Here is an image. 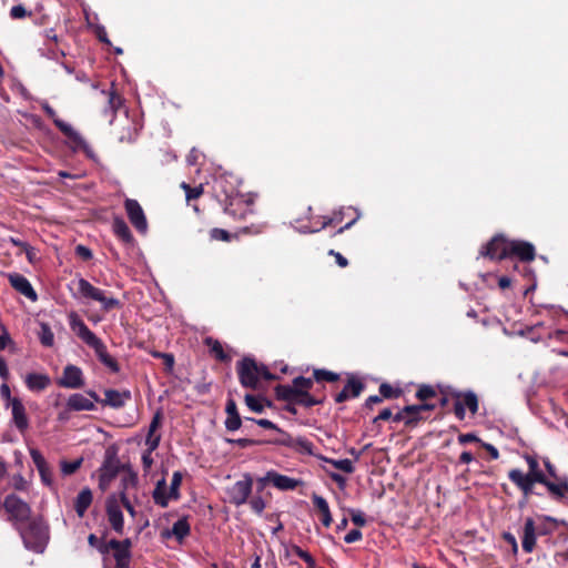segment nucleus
Here are the masks:
<instances>
[{
	"instance_id": "nucleus-63",
	"label": "nucleus",
	"mask_w": 568,
	"mask_h": 568,
	"mask_svg": "<svg viewBox=\"0 0 568 568\" xmlns=\"http://www.w3.org/2000/svg\"><path fill=\"white\" fill-rule=\"evenodd\" d=\"M544 465L548 474V479L554 478L559 483L561 479H558L555 466L548 459L544 460Z\"/></svg>"
},
{
	"instance_id": "nucleus-15",
	"label": "nucleus",
	"mask_w": 568,
	"mask_h": 568,
	"mask_svg": "<svg viewBox=\"0 0 568 568\" xmlns=\"http://www.w3.org/2000/svg\"><path fill=\"white\" fill-rule=\"evenodd\" d=\"M457 400L454 404V413L459 420L465 418V408L475 415L478 410V397L474 392H466L464 394H456Z\"/></svg>"
},
{
	"instance_id": "nucleus-6",
	"label": "nucleus",
	"mask_w": 568,
	"mask_h": 568,
	"mask_svg": "<svg viewBox=\"0 0 568 568\" xmlns=\"http://www.w3.org/2000/svg\"><path fill=\"white\" fill-rule=\"evenodd\" d=\"M70 325L77 336L88 346L92 347L97 355H106L104 353V345L101 339L85 325L81 318H79L77 315L72 316Z\"/></svg>"
},
{
	"instance_id": "nucleus-56",
	"label": "nucleus",
	"mask_w": 568,
	"mask_h": 568,
	"mask_svg": "<svg viewBox=\"0 0 568 568\" xmlns=\"http://www.w3.org/2000/svg\"><path fill=\"white\" fill-rule=\"evenodd\" d=\"M75 254L83 261H89L93 256L92 251L89 247L81 244L75 247Z\"/></svg>"
},
{
	"instance_id": "nucleus-61",
	"label": "nucleus",
	"mask_w": 568,
	"mask_h": 568,
	"mask_svg": "<svg viewBox=\"0 0 568 568\" xmlns=\"http://www.w3.org/2000/svg\"><path fill=\"white\" fill-rule=\"evenodd\" d=\"M362 538V532L358 529H352L345 537L344 540L347 544L355 542Z\"/></svg>"
},
{
	"instance_id": "nucleus-57",
	"label": "nucleus",
	"mask_w": 568,
	"mask_h": 568,
	"mask_svg": "<svg viewBox=\"0 0 568 568\" xmlns=\"http://www.w3.org/2000/svg\"><path fill=\"white\" fill-rule=\"evenodd\" d=\"M94 33L100 42L109 44V45L111 44V41L108 38L106 30L103 26H97L94 29Z\"/></svg>"
},
{
	"instance_id": "nucleus-19",
	"label": "nucleus",
	"mask_w": 568,
	"mask_h": 568,
	"mask_svg": "<svg viewBox=\"0 0 568 568\" xmlns=\"http://www.w3.org/2000/svg\"><path fill=\"white\" fill-rule=\"evenodd\" d=\"M58 384L65 388H81L84 385L82 378V372L79 367L73 365H68L64 368L62 377L58 381Z\"/></svg>"
},
{
	"instance_id": "nucleus-21",
	"label": "nucleus",
	"mask_w": 568,
	"mask_h": 568,
	"mask_svg": "<svg viewBox=\"0 0 568 568\" xmlns=\"http://www.w3.org/2000/svg\"><path fill=\"white\" fill-rule=\"evenodd\" d=\"M104 394L105 398L101 400V404L112 408H121L131 399V393L129 390L119 392L115 389H106Z\"/></svg>"
},
{
	"instance_id": "nucleus-8",
	"label": "nucleus",
	"mask_w": 568,
	"mask_h": 568,
	"mask_svg": "<svg viewBox=\"0 0 568 568\" xmlns=\"http://www.w3.org/2000/svg\"><path fill=\"white\" fill-rule=\"evenodd\" d=\"M3 507L7 510V513L10 514L11 519L16 521L23 523L30 519V506L14 494L8 495L6 497Z\"/></svg>"
},
{
	"instance_id": "nucleus-59",
	"label": "nucleus",
	"mask_w": 568,
	"mask_h": 568,
	"mask_svg": "<svg viewBox=\"0 0 568 568\" xmlns=\"http://www.w3.org/2000/svg\"><path fill=\"white\" fill-rule=\"evenodd\" d=\"M160 444V435H152V434H148V437H146V445L149 446V449L148 452H153L158 448Z\"/></svg>"
},
{
	"instance_id": "nucleus-41",
	"label": "nucleus",
	"mask_w": 568,
	"mask_h": 568,
	"mask_svg": "<svg viewBox=\"0 0 568 568\" xmlns=\"http://www.w3.org/2000/svg\"><path fill=\"white\" fill-rule=\"evenodd\" d=\"M324 460L327 463H331L335 468L341 469L347 474H352L354 471L353 463L349 459L335 460V459L324 458Z\"/></svg>"
},
{
	"instance_id": "nucleus-51",
	"label": "nucleus",
	"mask_w": 568,
	"mask_h": 568,
	"mask_svg": "<svg viewBox=\"0 0 568 568\" xmlns=\"http://www.w3.org/2000/svg\"><path fill=\"white\" fill-rule=\"evenodd\" d=\"M211 237L213 240L227 242L231 240V234L223 229L214 227L211 230Z\"/></svg>"
},
{
	"instance_id": "nucleus-22",
	"label": "nucleus",
	"mask_w": 568,
	"mask_h": 568,
	"mask_svg": "<svg viewBox=\"0 0 568 568\" xmlns=\"http://www.w3.org/2000/svg\"><path fill=\"white\" fill-rule=\"evenodd\" d=\"M252 201H245L243 197H233L225 206V212L232 216L244 219L247 213L252 212Z\"/></svg>"
},
{
	"instance_id": "nucleus-64",
	"label": "nucleus",
	"mask_w": 568,
	"mask_h": 568,
	"mask_svg": "<svg viewBox=\"0 0 568 568\" xmlns=\"http://www.w3.org/2000/svg\"><path fill=\"white\" fill-rule=\"evenodd\" d=\"M113 479L99 473V488L105 491Z\"/></svg>"
},
{
	"instance_id": "nucleus-16",
	"label": "nucleus",
	"mask_w": 568,
	"mask_h": 568,
	"mask_svg": "<svg viewBox=\"0 0 568 568\" xmlns=\"http://www.w3.org/2000/svg\"><path fill=\"white\" fill-rule=\"evenodd\" d=\"M121 469H125V465H121L118 453L114 447H109L104 455V460L99 473L114 479Z\"/></svg>"
},
{
	"instance_id": "nucleus-18",
	"label": "nucleus",
	"mask_w": 568,
	"mask_h": 568,
	"mask_svg": "<svg viewBox=\"0 0 568 568\" xmlns=\"http://www.w3.org/2000/svg\"><path fill=\"white\" fill-rule=\"evenodd\" d=\"M8 280L10 285L23 296L32 302L38 300L37 292L33 290L31 283L24 275L20 273H11L8 275Z\"/></svg>"
},
{
	"instance_id": "nucleus-33",
	"label": "nucleus",
	"mask_w": 568,
	"mask_h": 568,
	"mask_svg": "<svg viewBox=\"0 0 568 568\" xmlns=\"http://www.w3.org/2000/svg\"><path fill=\"white\" fill-rule=\"evenodd\" d=\"M275 394L277 399L285 400L288 403H296V399L298 397L296 389L294 388V385H277L275 387Z\"/></svg>"
},
{
	"instance_id": "nucleus-43",
	"label": "nucleus",
	"mask_w": 568,
	"mask_h": 568,
	"mask_svg": "<svg viewBox=\"0 0 568 568\" xmlns=\"http://www.w3.org/2000/svg\"><path fill=\"white\" fill-rule=\"evenodd\" d=\"M266 224H251L248 226L241 227L237 234L242 235H258L264 232Z\"/></svg>"
},
{
	"instance_id": "nucleus-53",
	"label": "nucleus",
	"mask_w": 568,
	"mask_h": 568,
	"mask_svg": "<svg viewBox=\"0 0 568 568\" xmlns=\"http://www.w3.org/2000/svg\"><path fill=\"white\" fill-rule=\"evenodd\" d=\"M119 499L123 507L126 509V511L130 514V516L134 518L136 516V511L132 503L130 501L129 496H126L125 493H120Z\"/></svg>"
},
{
	"instance_id": "nucleus-39",
	"label": "nucleus",
	"mask_w": 568,
	"mask_h": 568,
	"mask_svg": "<svg viewBox=\"0 0 568 568\" xmlns=\"http://www.w3.org/2000/svg\"><path fill=\"white\" fill-rule=\"evenodd\" d=\"M314 379L306 378L303 376H297L293 379L294 388L297 392V395L301 393H307L313 387Z\"/></svg>"
},
{
	"instance_id": "nucleus-32",
	"label": "nucleus",
	"mask_w": 568,
	"mask_h": 568,
	"mask_svg": "<svg viewBox=\"0 0 568 568\" xmlns=\"http://www.w3.org/2000/svg\"><path fill=\"white\" fill-rule=\"evenodd\" d=\"M125 474L122 476L121 486L122 489L120 493H125L128 495L129 490L135 489L139 483L138 474L131 469L130 466H125L123 469Z\"/></svg>"
},
{
	"instance_id": "nucleus-28",
	"label": "nucleus",
	"mask_w": 568,
	"mask_h": 568,
	"mask_svg": "<svg viewBox=\"0 0 568 568\" xmlns=\"http://www.w3.org/2000/svg\"><path fill=\"white\" fill-rule=\"evenodd\" d=\"M112 230L114 234L125 244H132L134 237L125 223L121 217H115L112 223Z\"/></svg>"
},
{
	"instance_id": "nucleus-45",
	"label": "nucleus",
	"mask_w": 568,
	"mask_h": 568,
	"mask_svg": "<svg viewBox=\"0 0 568 568\" xmlns=\"http://www.w3.org/2000/svg\"><path fill=\"white\" fill-rule=\"evenodd\" d=\"M184 190H185V193H186V200L190 201V200H193V199H197L202 195L203 193V187L202 185L200 186H195V187H192L190 186L189 184H186L185 182L182 183L181 185Z\"/></svg>"
},
{
	"instance_id": "nucleus-12",
	"label": "nucleus",
	"mask_w": 568,
	"mask_h": 568,
	"mask_svg": "<svg viewBox=\"0 0 568 568\" xmlns=\"http://www.w3.org/2000/svg\"><path fill=\"white\" fill-rule=\"evenodd\" d=\"M517 257L521 262H531L536 257L535 246L526 241L509 240L507 258Z\"/></svg>"
},
{
	"instance_id": "nucleus-1",
	"label": "nucleus",
	"mask_w": 568,
	"mask_h": 568,
	"mask_svg": "<svg viewBox=\"0 0 568 568\" xmlns=\"http://www.w3.org/2000/svg\"><path fill=\"white\" fill-rule=\"evenodd\" d=\"M528 471L523 473L518 468L510 469L508 473L509 479L518 487L523 494V500L519 503L524 507L529 497L534 494L535 484H541L547 487L548 491L556 498H564L568 494V481L560 480L554 483L548 479L547 475L540 469L537 458L532 455L526 454L524 456Z\"/></svg>"
},
{
	"instance_id": "nucleus-49",
	"label": "nucleus",
	"mask_w": 568,
	"mask_h": 568,
	"mask_svg": "<svg viewBox=\"0 0 568 568\" xmlns=\"http://www.w3.org/2000/svg\"><path fill=\"white\" fill-rule=\"evenodd\" d=\"M245 403L247 407L255 413H262L264 409V406L251 394L245 395Z\"/></svg>"
},
{
	"instance_id": "nucleus-17",
	"label": "nucleus",
	"mask_w": 568,
	"mask_h": 568,
	"mask_svg": "<svg viewBox=\"0 0 568 568\" xmlns=\"http://www.w3.org/2000/svg\"><path fill=\"white\" fill-rule=\"evenodd\" d=\"M266 481H271L276 488L281 490L295 489L300 481L285 475H281L276 471H268L265 477L260 478V489H263Z\"/></svg>"
},
{
	"instance_id": "nucleus-30",
	"label": "nucleus",
	"mask_w": 568,
	"mask_h": 568,
	"mask_svg": "<svg viewBox=\"0 0 568 568\" xmlns=\"http://www.w3.org/2000/svg\"><path fill=\"white\" fill-rule=\"evenodd\" d=\"M312 500L314 506L321 511L322 514V523L325 527H328L332 524V515L329 511V507L327 501L316 494L312 495Z\"/></svg>"
},
{
	"instance_id": "nucleus-23",
	"label": "nucleus",
	"mask_w": 568,
	"mask_h": 568,
	"mask_svg": "<svg viewBox=\"0 0 568 568\" xmlns=\"http://www.w3.org/2000/svg\"><path fill=\"white\" fill-rule=\"evenodd\" d=\"M363 389H364V384L359 379H357L355 377H351L348 379L347 384L345 385V387L335 396V402L343 403L346 399H348L351 396L357 397V396H359V394L362 393Z\"/></svg>"
},
{
	"instance_id": "nucleus-55",
	"label": "nucleus",
	"mask_w": 568,
	"mask_h": 568,
	"mask_svg": "<svg viewBox=\"0 0 568 568\" xmlns=\"http://www.w3.org/2000/svg\"><path fill=\"white\" fill-rule=\"evenodd\" d=\"M343 211H338V212H335L333 214V216L331 217H325L323 224H322V227H326L328 225H336V224H339L342 221H343Z\"/></svg>"
},
{
	"instance_id": "nucleus-47",
	"label": "nucleus",
	"mask_w": 568,
	"mask_h": 568,
	"mask_svg": "<svg viewBox=\"0 0 568 568\" xmlns=\"http://www.w3.org/2000/svg\"><path fill=\"white\" fill-rule=\"evenodd\" d=\"M379 393L384 398H396L402 394L399 389L394 390L393 387L387 383H383L379 386Z\"/></svg>"
},
{
	"instance_id": "nucleus-50",
	"label": "nucleus",
	"mask_w": 568,
	"mask_h": 568,
	"mask_svg": "<svg viewBox=\"0 0 568 568\" xmlns=\"http://www.w3.org/2000/svg\"><path fill=\"white\" fill-rule=\"evenodd\" d=\"M37 469L41 476L42 481L45 485L51 486L53 480H52V471H51L49 464L47 463L41 468H37Z\"/></svg>"
},
{
	"instance_id": "nucleus-27",
	"label": "nucleus",
	"mask_w": 568,
	"mask_h": 568,
	"mask_svg": "<svg viewBox=\"0 0 568 568\" xmlns=\"http://www.w3.org/2000/svg\"><path fill=\"white\" fill-rule=\"evenodd\" d=\"M536 545V534H535V521L532 518H527L524 527V536H523V549L526 552H531Z\"/></svg>"
},
{
	"instance_id": "nucleus-36",
	"label": "nucleus",
	"mask_w": 568,
	"mask_h": 568,
	"mask_svg": "<svg viewBox=\"0 0 568 568\" xmlns=\"http://www.w3.org/2000/svg\"><path fill=\"white\" fill-rule=\"evenodd\" d=\"M313 377H314V381H316V382L325 381V382L334 383L339 379V374L331 372V371H326V369L316 368L313 371Z\"/></svg>"
},
{
	"instance_id": "nucleus-40",
	"label": "nucleus",
	"mask_w": 568,
	"mask_h": 568,
	"mask_svg": "<svg viewBox=\"0 0 568 568\" xmlns=\"http://www.w3.org/2000/svg\"><path fill=\"white\" fill-rule=\"evenodd\" d=\"M323 403H324V398L317 399L307 392V393H301L298 395L295 404H298V405H302L305 407H312V406L320 405Z\"/></svg>"
},
{
	"instance_id": "nucleus-10",
	"label": "nucleus",
	"mask_w": 568,
	"mask_h": 568,
	"mask_svg": "<svg viewBox=\"0 0 568 568\" xmlns=\"http://www.w3.org/2000/svg\"><path fill=\"white\" fill-rule=\"evenodd\" d=\"M105 511L112 529L119 535H122L124 531V519L121 510L120 499L114 494L106 498Z\"/></svg>"
},
{
	"instance_id": "nucleus-58",
	"label": "nucleus",
	"mask_w": 568,
	"mask_h": 568,
	"mask_svg": "<svg viewBox=\"0 0 568 568\" xmlns=\"http://www.w3.org/2000/svg\"><path fill=\"white\" fill-rule=\"evenodd\" d=\"M294 552H295V554H296L301 559H303V560L307 564V566H308V567H310V566H312V565L315 562V560H314V558L311 556V554H308L307 551L303 550V549H302V548H300V547H295Z\"/></svg>"
},
{
	"instance_id": "nucleus-29",
	"label": "nucleus",
	"mask_w": 568,
	"mask_h": 568,
	"mask_svg": "<svg viewBox=\"0 0 568 568\" xmlns=\"http://www.w3.org/2000/svg\"><path fill=\"white\" fill-rule=\"evenodd\" d=\"M67 405L72 410H92L94 408L93 402L84 397L82 394H72L69 397Z\"/></svg>"
},
{
	"instance_id": "nucleus-4",
	"label": "nucleus",
	"mask_w": 568,
	"mask_h": 568,
	"mask_svg": "<svg viewBox=\"0 0 568 568\" xmlns=\"http://www.w3.org/2000/svg\"><path fill=\"white\" fill-rule=\"evenodd\" d=\"M239 377L244 387L252 389L257 388L260 377L266 381L276 378V376L268 371L267 366L257 364L252 357H244L239 363Z\"/></svg>"
},
{
	"instance_id": "nucleus-46",
	"label": "nucleus",
	"mask_w": 568,
	"mask_h": 568,
	"mask_svg": "<svg viewBox=\"0 0 568 568\" xmlns=\"http://www.w3.org/2000/svg\"><path fill=\"white\" fill-rule=\"evenodd\" d=\"M436 396V392L435 389L429 386V385H422L417 393H416V397L419 399V400H426L428 398H432V397H435Z\"/></svg>"
},
{
	"instance_id": "nucleus-2",
	"label": "nucleus",
	"mask_w": 568,
	"mask_h": 568,
	"mask_svg": "<svg viewBox=\"0 0 568 568\" xmlns=\"http://www.w3.org/2000/svg\"><path fill=\"white\" fill-rule=\"evenodd\" d=\"M78 292L73 294L74 297L82 298L84 301L99 302L101 311L110 312L118 310L122 306L121 302L109 295L105 291L93 286L88 280L80 277L77 281Z\"/></svg>"
},
{
	"instance_id": "nucleus-26",
	"label": "nucleus",
	"mask_w": 568,
	"mask_h": 568,
	"mask_svg": "<svg viewBox=\"0 0 568 568\" xmlns=\"http://www.w3.org/2000/svg\"><path fill=\"white\" fill-rule=\"evenodd\" d=\"M93 495L90 488H83L74 500V510L79 517H83L92 504Z\"/></svg>"
},
{
	"instance_id": "nucleus-52",
	"label": "nucleus",
	"mask_w": 568,
	"mask_h": 568,
	"mask_svg": "<svg viewBox=\"0 0 568 568\" xmlns=\"http://www.w3.org/2000/svg\"><path fill=\"white\" fill-rule=\"evenodd\" d=\"M27 16H31V12H27L22 4L13 6L10 10V17L12 19H23Z\"/></svg>"
},
{
	"instance_id": "nucleus-20",
	"label": "nucleus",
	"mask_w": 568,
	"mask_h": 568,
	"mask_svg": "<svg viewBox=\"0 0 568 568\" xmlns=\"http://www.w3.org/2000/svg\"><path fill=\"white\" fill-rule=\"evenodd\" d=\"M10 406L14 426L21 433H24L29 428V419L21 399L13 397V399H11Z\"/></svg>"
},
{
	"instance_id": "nucleus-54",
	"label": "nucleus",
	"mask_w": 568,
	"mask_h": 568,
	"mask_svg": "<svg viewBox=\"0 0 568 568\" xmlns=\"http://www.w3.org/2000/svg\"><path fill=\"white\" fill-rule=\"evenodd\" d=\"M30 456H31V459L37 468H41L42 466H44L47 464L45 458L38 449H31Z\"/></svg>"
},
{
	"instance_id": "nucleus-37",
	"label": "nucleus",
	"mask_w": 568,
	"mask_h": 568,
	"mask_svg": "<svg viewBox=\"0 0 568 568\" xmlns=\"http://www.w3.org/2000/svg\"><path fill=\"white\" fill-rule=\"evenodd\" d=\"M82 463H83L82 457H80L73 462L61 460V463H60L61 473L64 476H70L72 474H74L81 467Z\"/></svg>"
},
{
	"instance_id": "nucleus-38",
	"label": "nucleus",
	"mask_w": 568,
	"mask_h": 568,
	"mask_svg": "<svg viewBox=\"0 0 568 568\" xmlns=\"http://www.w3.org/2000/svg\"><path fill=\"white\" fill-rule=\"evenodd\" d=\"M124 100L116 90H110L108 92V105L113 113L122 106Z\"/></svg>"
},
{
	"instance_id": "nucleus-5",
	"label": "nucleus",
	"mask_w": 568,
	"mask_h": 568,
	"mask_svg": "<svg viewBox=\"0 0 568 568\" xmlns=\"http://www.w3.org/2000/svg\"><path fill=\"white\" fill-rule=\"evenodd\" d=\"M43 112L53 121L54 125L65 135L75 149H81L88 156H91L92 150L88 145L87 141L77 132L72 125L61 120L55 110L48 103L41 104Z\"/></svg>"
},
{
	"instance_id": "nucleus-3",
	"label": "nucleus",
	"mask_w": 568,
	"mask_h": 568,
	"mask_svg": "<svg viewBox=\"0 0 568 568\" xmlns=\"http://www.w3.org/2000/svg\"><path fill=\"white\" fill-rule=\"evenodd\" d=\"M78 292L73 294L74 297L82 298L84 301L99 302L101 311L110 312L118 310L122 306L121 302L109 295L105 291L93 286L88 280L80 277L77 281Z\"/></svg>"
},
{
	"instance_id": "nucleus-60",
	"label": "nucleus",
	"mask_w": 568,
	"mask_h": 568,
	"mask_svg": "<svg viewBox=\"0 0 568 568\" xmlns=\"http://www.w3.org/2000/svg\"><path fill=\"white\" fill-rule=\"evenodd\" d=\"M250 504L252 509L257 514H261L265 508V503L262 497H254Z\"/></svg>"
},
{
	"instance_id": "nucleus-44",
	"label": "nucleus",
	"mask_w": 568,
	"mask_h": 568,
	"mask_svg": "<svg viewBox=\"0 0 568 568\" xmlns=\"http://www.w3.org/2000/svg\"><path fill=\"white\" fill-rule=\"evenodd\" d=\"M181 483H182V475L180 471H175L173 474V477L171 480L169 497H171L173 499L179 498V487H180Z\"/></svg>"
},
{
	"instance_id": "nucleus-25",
	"label": "nucleus",
	"mask_w": 568,
	"mask_h": 568,
	"mask_svg": "<svg viewBox=\"0 0 568 568\" xmlns=\"http://www.w3.org/2000/svg\"><path fill=\"white\" fill-rule=\"evenodd\" d=\"M226 419H225V427L230 432L237 430L242 425V419L240 417V414L237 412L236 403L233 398H229L226 402Z\"/></svg>"
},
{
	"instance_id": "nucleus-14",
	"label": "nucleus",
	"mask_w": 568,
	"mask_h": 568,
	"mask_svg": "<svg viewBox=\"0 0 568 568\" xmlns=\"http://www.w3.org/2000/svg\"><path fill=\"white\" fill-rule=\"evenodd\" d=\"M253 479L245 475L244 479L236 481L227 491L229 499L235 506L244 504L252 491Z\"/></svg>"
},
{
	"instance_id": "nucleus-24",
	"label": "nucleus",
	"mask_w": 568,
	"mask_h": 568,
	"mask_svg": "<svg viewBox=\"0 0 568 568\" xmlns=\"http://www.w3.org/2000/svg\"><path fill=\"white\" fill-rule=\"evenodd\" d=\"M190 535V525L186 517H183L173 524L172 529H165L161 532L162 538L168 539L175 537L178 541H182Z\"/></svg>"
},
{
	"instance_id": "nucleus-34",
	"label": "nucleus",
	"mask_w": 568,
	"mask_h": 568,
	"mask_svg": "<svg viewBox=\"0 0 568 568\" xmlns=\"http://www.w3.org/2000/svg\"><path fill=\"white\" fill-rule=\"evenodd\" d=\"M169 498V495H166V483L164 479H161L156 483V486L153 490V499L156 505L166 507Z\"/></svg>"
},
{
	"instance_id": "nucleus-42",
	"label": "nucleus",
	"mask_w": 568,
	"mask_h": 568,
	"mask_svg": "<svg viewBox=\"0 0 568 568\" xmlns=\"http://www.w3.org/2000/svg\"><path fill=\"white\" fill-rule=\"evenodd\" d=\"M204 344L209 347L212 355H226L222 344L217 339H214L213 337H205Z\"/></svg>"
},
{
	"instance_id": "nucleus-13",
	"label": "nucleus",
	"mask_w": 568,
	"mask_h": 568,
	"mask_svg": "<svg viewBox=\"0 0 568 568\" xmlns=\"http://www.w3.org/2000/svg\"><path fill=\"white\" fill-rule=\"evenodd\" d=\"M109 546L112 547L113 557L115 559V568H130L131 559V539L126 538L123 540L111 539Z\"/></svg>"
},
{
	"instance_id": "nucleus-35",
	"label": "nucleus",
	"mask_w": 568,
	"mask_h": 568,
	"mask_svg": "<svg viewBox=\"0 0 568 568\" xmlns=\"http://www.w3.org/2000/svg\"><path fill=\"white\" fill-rule=\"evenodd\" d=\"M38 338L44 347H52L54 344V334L47 323H40Z\"/></svg>"
},
{
	"instance_id": "nucleus-7",
	"label": "nucleus",
	"mask_w": 568,
	"mask_h": 568,
	"mask_svg": "<svg viewBox=\"0 0 568 568\" xmlns=\"http://www.w3.org/2000/svg\"><path fill=\"white\" fill-rule=\"evenodd\" d=\"M20 534L27 548L37 552L43 550L48 536L42 525L31 521Z\"/></svg>"
},
{
	"instance_id": "nucleus-31",
	"label": "nucleus",
	"mask_w": 568,
	"mask_h": 568,
	"mask_svg": "<svg viewBox=\"0 0 568 568\" xmlns=\"http://www.w3.org/2000/svg\"><path fill=\"white\" fill-rule=\"evenodd\" d=\"M27 386L32 390H42L50 384V378L43 374H29L26 377Z\"/></svg>"
},
{
	"instance_id": "nucleus-11",
	"label": "nucleus",
	"mask_w": 568,
	"mask_h": 568,
	"mask_svg": "<svg viewBox=\"0 0 568 568\" xmlns=\"http://www.w3.org/2000/svg\"><path fill=\"white\" fill-rule=\"evenodd\" d=\"M124 207L129 221L134 226V229L142 234L146 233L148 221L140 203L136 200L126 199L124 202Z\"/></svg>"
},
{
	"instance_id": "nucleus-48",
	"label": "nucleus",
	"mask_w": 568,
	"mask_h": 568,
	"mask_svg": "<svg viewBox=\"0 0 568 568\" xmlns=\"http://www.w3.org/2000/svg\"><path fill=\"white\" fill-rule=\"evenodd\" d=\"M404 412H406L407 418L405 419L406 426H415L418 422L423 419L420 410H406V406L404 407Z\"/></svg>"
},
{
	"instance_id": "nucleus-62",
	"label": "nucleus",
	"mask_w": 568,
	"mask_h": 568,
	"mask_svg": "<svg viewBox=\"0 0 568 568\" xmlns=\"http://www.w3.org/2000/svg\"><path fill=\"white\" fill-rule=\"evenodd\" d=\"M328 254L335 257V261H336L338 266L346 267L348 265L347 258L344 257L341 253L335 252L334 250H331L328 252Z\"/></svg>"
},
{
	"instance_id": "nucleus-9",
	"label": "nucleus",
	"mask_w": 568,
	"mask_h": 568,
	"mask_svg": "<svg viewBox=\"0 0 568 568\" xmlns=\"http://www.w3.org/2000/svg\"><path fill=\"white\" fill-rule=\"evenodd\" d=\"M509 240L497 234L490 239L480 250V255L490 260H506Z\"/></svg>"
}]
</instances>
